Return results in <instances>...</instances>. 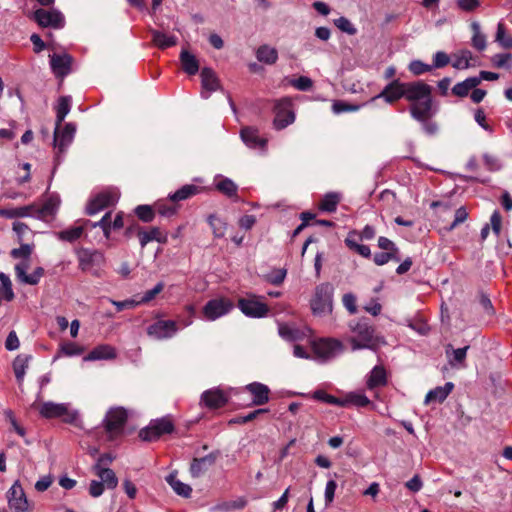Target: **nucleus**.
I'll list each match as a JSON object with an SVG mask.
<instances>
[{"mask_svg": "<svg viewBox=\"0 0 512 512\" xmlns=\"http://www.w3.org/2000/svg\"><path fill=\"white\" fill-rule=\"evenodd\" d=\"M405 99L410 102V114L419 122L433 117L437 107L432 99V87L423 81L408 82Z\"/></svg>", "mask_w": 512, "mask_h": 512, "instance_id": "1", "label": "nucleus"}, {"mask_svg": "<svg viewBox=\"0 0 512 512\" xmlns=\"http://www.w3.org/2000/svg\"><path fill=\"white\" fill-rule=\"evenodd\" d=\"M350 330L353 335L349 338L352 351L361 349L376 350L380 345L385 344L383 337L375 334V330L366 320H359L350 323Z\"/></svg>", "mask_w": 512, "mask_h": 512, "instance_id": "2", "label": "nucleus"}, {"mask_svg": "<svg viewBox=\"0 0 512 512\" xmlns=\"http://www.w3.org/2000/svg\"><path fill=\"white\" fill-rule=\"evenodd\" d=\"M334 287L328 282L316 286L310 306L314 315L324 316L332 312Z\"/></svg>", "mask_w": 512, "mask_h": 512, "instance_id": "3", "label": "nucleus"}, {"mask_svg": "<svg viewBox=\"0 0 512 512\" xmlns=\"http://www.w3.org/2000/svg\"><path fill=\"white\" fill-rule=\"evenodd\" d=\"M39 413L44 418H60L69 424H76L79 418V412L72 409L69 403L47 401L41 404Z\"/></svg>", "mask_w": 512, "mask_h": 512, "instance_id": "4", "label": "nucleus"}, {"mask_svg": "<svg viewBox=\"0 0 512 512\" xmlns=\"http://www.w3.org/2000/svg\"><path fill=\"white\" fill-rule=\"evenodd\" d=\"M127 418V411L122 407H113L107 411L103 426L110 440L122 435Z\"/></svg>", "mask_w": 512, "mask_h": 512, "instance_id": "5", "label": "nucleus"}, {"mask_svg": "<svg viewBox=\"0 0 512 512\" xmlns=\"http://www.w3.org/2000/svg\"><path fill=\"white\" fill-rule=\"evenodd\" d=\"M237 393L238 390L235 388L224 390L220 387H214L207 389L201 394L199 404L211 410L219 409L228 403L232 395Z\"/></svg>", "mask_w": 512, "mask_h": 512, "instance_id": "6", "label": "nucleus"}, {"mask_svg": "<svg viewBox=\"0 0 512 512\" xmlns=\"http://www.w3.org/2000/svg\"><path fill=\"white\" fill-rule=\"evenodd\" d=\"M274 112L275 117L273 125L276 130H282L295 121L292 100L288 97L275 101Z\"/></svg>", "mask_w": 512, "mask_h": 512, "instance_id": "7", "label": "nucleus"}, {"mask_svg": "<svg viewBox=\"0 0 512 512\" xmlns=\"http://www.w3.org/2000/svg\"><path fill=\"white\" fill-rule=\"evenodd\" d=\"M119 199V192L116 188H108L96 194L89 201L86 212L88 215H95L103 209L114 205Z\"/></svg>", "mask_w": 512, "mask_h": 512, "instance_id": "8", "label": "nucleus"}, {"mask_svg": "<svg viewBox=\"0 0 512 512\" xmlns=\"http://www.w3.org/2000/svg\"><path fill=\"white\" fill-rule=\"evenodd\" d=\"M312 348L316 356L323 360H330L343 352V345L337 339L322 338L314 341Z\"/></svg>", "mask_w": 512, "mask_h": 512, "instance_id": "9", "label": "nucleus"}, {"mask_svg": "<svg viewBox=\"0 0 512 512\" xmlns=\"http://www.w3.org/2000/svg\"><path fill=\"white\" fill-rule=\"evenodd\" d=\"M233 309V303L227 298H214L209 300L202 309L205 320L215 321L227 315Z\"/></svg>", "mask_w": 512, "mask_h": 512, "instance_id": "10", "label": "nucleus"}, {"mask_svg": "<svg viewBox=\"0 0 512 512\" xmlns=\"http://www.w3.org/2000/svg\"><path fill=\"white\" fill-rule=\"evenodd\" d=\"M33 19L40 25L41 27H52L54 29H61L65 25V17L58 9L52 8L49 10L46 9H37L33 13Z\"/></svg>", "mask_w": 512, "mask_h": 512, "instance_id": "11", "label": "nucleus"}, {"mask_svg": "<svg viewBox=\"0 0 512 512\" xmlns=\"http://www.w3.org/2000/svg\"><path fill=\"white\" fill-rule=\"evenodd\" d=\"M179 331L174 320H158L147 327V335L155 340H166L174 337Z\"/></svg>", "mask_w": 512, "mask_h": 512, "instance_id": "12", "label": "nucleus"}, {"mask_svg": "<svg viewBox=\"0 0 512 512\" xmlns=\"http://www.w3.org/2000/svg\"><path fill=\"white\" fill-rule=\"evenodd\" d=\"M76 129V124L71 122L66 123L63 127L62 125H55L53 144L58 154L64 153L71 145L75 137Z\"/></svg>", "mask_w": 512, "mask_h": 512, "instance_id": "13", "label": "nucleus"}, {"mask_svg": "<svg viewBox=\"0 0 512 512\" xmlns=\"http://www.w3.org/2000/svg\"><path fill=\"white\" fill-rule=\"evenodd\" d=\"M173 423L166 417L152 420L150 424L139 433L144 441H153L163 434H169L173 431Z\"/></svg>", "mask_w": 512, "mask_h": 512, "instance_id": "14", "label": "nucleus"}, {"mask_svg": "<svg viewBox=\"0 0 512 512\" xmlns=\"http://www.w3.org/2000/svg\"><path fill=\"white\" fill-rule=\"evenodd\" d=\"M8 505L14 512H28L29 502L20 482L13 483L7 492Z\"/></svg>", "mask_w": 512, "mask_h": 512, "instance_id": "15", "label": "nucleus"}, {"mask_svg": "<svg viewBox=\"0 0 512 512\" xmlns=\"http://www.w3.org/2000/svg\"><path fill=\"white\" fill-rule=\"evenodd\" d=\"M238 308L245 316L251 318L265 317L269 311L267 305L260 302L255 296L240 298Z\"/></svg>", "mask_w": 512, "mask_h": 512, "instance_id": "16", "label": "nucleus"}, {"mask_svg": "<svg viewBox=\"0 0 512 512\" xmlns=\"http://www.w3.org/2000/svg\"><path fill=\"white\" fill-rule=\"evenodd\" d=\"M407 83L401 82L399 79H393L384 89L371 99L374 101L383 98L386 103L392 104L401 98H405V89Z\"/></svg>", "mask_w": 512, "mask_h": 512, "instance_id": "17", "label": "nucleus"}, {"mask_svg": "<svg viewBox=\"0 0 512 512\" xmlns=\"http://www.w3.org/2000/svg\"><path fill=\"white\" fill-rule=\"evenodd\" d=\"M30 267L29 259H22L19 263L15 265V274L17 279L24 284L28 285H36L39 283L40 279L44 275V269L42 267H37L33 273L27 274V270Z\"/></svg>", "mask_w": 512, "mask_h": 512, "instance_id": "18", "label": "nucleus"}, {"mask_svg": "<svg viewBox=\"0 0 512 512\" xmlns=\"http://www.w3.org/2000/svg\"><path fill=\"white\" fill-rule=\"evenodd\" d=\"M240 137L244 144L249 148L264 153L267 147V140L260 137L259 131L255 127H244L240 131Z\"/></svg>", "mask_w": 512, "mask_h": 512, "instance_id": "19", "label": "nucleus"}, {"mask_svg": "<svg viewBox=\"0 0 512 512\" xmlns=\"http://www.w3.org/2000/svg\"><path fill=\"white\" fill-rule=\"evenodd\" d=\"M73 58L67 54H52L50 55V67L56 77H65L71 71V64Z\"/></svg>", "mask_w": 512, "mask_h": 512, "instance_id": "20", "label": "nucleus"}, {"mask_svg": "<svg viewBox=\"0 0 512 512\" xmlns=\"http://www.w3.org/2000/svg\"><path fill=\"white\" fill-rule=\"evenodd\" d=\"M201 84V97L203 99H208L212 92L219 89V80L216 74L212 69L207 67L203 68L201 71Z\"/></svg>", "mask_w": 512, "mask_h": 512, "instance_id": "21", "label": "nucleus"}, {"mask_svg": "<svg viewBox=\"0 0 512 512\" xmlns=\"http://www.w3.org/2000/svg\"><path fill=\"white\" fill-rule=\"evenodd\" d=\"M217 456V452H211L204 457L194 458L190 466V473L192 477L198 478L203 475L211 466L214 465Z\"/></svg>", "mask_w": 512, "mask_h": 512, "instance_id": "22", "label": "nucleus"}, {"mask_svg": "<svg viewBox=\"0 0 512 512\" xmlns=\"http://www.w3.org/2000/svg\"><path fill=\"white\" fill-rule=\"evenodd\" d=\"M245 390L253 396L252 402L254 405H263L269 401L270 389L265 384L253 382L246 385Z\"/></svg>", "mask_w": 512, "mask_h": 512, "instance_id": "23", "label": "nucleus"}, {"mask_svg": "<svg viewBox=\"0 0 512 512\" xmlns=\"http://www.w3.org/2000/svg\"><path fill=\"white\" fill-rule=\"evenodd\" d=\"M137 235L142 248L152 241L161 244H165L168 241V235L162 232L158 227H152L149 230H139Z\"/></svg>", "mask_w": 512, "mask_h": 512, "instance_id": "24", "label": "nucleus"}, {"mask_svg": "<svg viewBox=\"0 0 512 512\" xmlns=\"http://www.w3.org/2000/svg\"><path fill=\"white\" fill-rule=\"evenodd\" d=\"M387 384V372L381 365H376L366 376V386L369 390L383 387Z\"/></svg>", "mask_w": 512, "mask_h": 512, "instance_id": "25", "label": "nucleus"}, {"mask_svg": "<svg viewBox=\"0 0 512 512\" xmlns=\"http://www.w3.org/2000/svg\"><path fill=\"white\" fill-rule=\"evenodd\" d=\"M93 471L98 476L99 481L102 482L107 489H114L117 487L118 478L112 469L101 466L100 464H95L93 466Z\"/></svg>", "mask_w": 512, "mask_h": 512, "instance_id": "26", "label": "nucleus"}, {"mask_svg": "<svg viewBox=\"0 0 512 512\" xmlns=\"http://www.w3.org/2000/svg\"><path fill=\"white\" fill-rule=\"evenodd\" d=\"M215 188L229 198L237 196L238 185L230 178L217 174L214 178Z\"/></svg>", "mask_w": 512, "mask_h": 512, "instance_id": "27", "label": "nucleus"}, {"mask_svg": "<svg viewBox=\"0 0 512 512\" xmlns=\"http://www.w3.org/2000/svg\"><path fill=\"white\" fill-rule=\"evenodd\" d=\"M89 230V226L85 225V220L79 221L78 225L67 228L65 230L57 232L55 235L58 239L67 242H74L84 235L85 231Z\"/></svg>", "mask_w": 512, "mask_h": 512, "instance_id": "28", "label": "nucleus"}, {"mask_svg": "<svg viewBox=\"0 0 512 512\" xmlns=\"http://www.w3.org/2000/svg\"><path fill=\"white\" fill-rule=\"evenodd\" d=\"M454 388V384L452 382H447L443 386H438L432 390H430L425 397L424 403L429 404L431 402H443L448 395L452 392Z\"/></svg>", "mask_w": 512, "mask_h": 512, "instance_id": "29", "label": "nucleus"}, {"mask_svg": "<svg viewBox=\"0 0 512 512\" xmlns=\"http://www.w3.org/2000/svg\"><path fill=\"white\" fill-rule=\"evenodd\" d=\"M152 43L159 49H166L177 44V37L175 35L166 34L162 31L151 29Z\"/></svg>", "mask_w": 512, "mask_h": 512, "instance_id": "30", "label": "nucleus"}, {"mask_svg": "<svg viewBox=\"0 0 512 512\" xmlns=\"http://www.w3.org/2000/svg\"><path fill=\"white\" fill-rule=\"evenodd\" d=\"M116 357L115 349L110 345H99L95 347L87 356L85 361L108 360Z\"/></svg>", "mask_w": 512, "mask_h": 512, "instance_id": "31", "label": "nucleus"}, {"mask_svg": "<svg viewBox=\"0 0 512 512\" xmlns=\"http://www.w3.org/2000/svg\"><path fill=\"white\" fill-rule=\"evenodd\" d=\"M60 205V197L57 194H51L47 197L41 208L37 207V218L41 219L52 216L58 210Z\"/></svg>", "mask_w": 512, "mask_h": 512, "instance_id": "32", "label": "nucleus"}, {"mask_svg": "<svg viewBox=\"0 0 512 512\" xmlns=\"http://www.w3.org/2000/svg\"><path fill=\"white\" fill-rule=\"evenodd\" d=\"M340 407H347L348 405H353L356 407H366L370 405V399L365 395L362 391L350 392L344 398L340 399Z\"/></svg>", "mask_w": 512, "mask_h": 512, "instance_id": "33", "label": "nucleus"}, {"mask_svg": "<svg viewBox=\"0 0 512 512\" xmlns=\"http://www.w3.org/2000/svg\"><path fill=\"white\" fill-rule=\"evenodd\" d=\"M199 192L200 189L197 186L193 184H186L179 188L177 191L170 193L168 195V200L173 203H177L180 201L187 200L193 197L194 195L198 194Z\"/></svg>", "mask_w": 512, "mask_h": 512, "instance_id": "34", "label": "nucleus"}, {"mask_svg": "<svg viewBox=\"0 0 512 512\" xmlns=\"http://www.w3.org/2000/svg\"><path fill=\"white\" fill-rule=\"evenodd\" d=\"M72 105L71 96H61L59 97L57 104L55 106L56 111V120L55 125L60 126L64 121L65 117L69 114Z\"/></svg>", "mask_w": 512, "mask_h": 512, "instance_id": "35", "label": "nucleus"}, {"mask_svg": "<svg viewBox=\"0 0 512 512\" xmlns=\"http://www.w3.org/2000/svg\"><path fill=\"white\" fill-rule=\"evenodd\" d=\"M481 82V78L468 77L464 81L459 82L454 85L452 88L453 94L459 97H465L468 95L469 91L476 88Z\"/></svg>", "mask_w": 512, "mask_h": 512, "instance_id": "36", "label": "nucleus"}, {"mask_svg": "<svg viewBox=\"0 0 512 512\" xmlns=\"http://www.w3.org/2000/svg\"><path fill=\"white\" fill-rule=\"evenodd\" d=\"M166 481L177 495L185 498L190 497L192 488L188 484L181 482L177 478L176 473H170L166 477Z\"/></svg>", "mask_w": 512, "mask_h": 512, "instance_id": "37", "label": "nucleus"}, {"mask_svg": "<svg viewBox=\"0 0 512 512\" xmlns=\"http://www.w3.org/2000/svg\"><path fill=\"white\" fill-rule=\"evenodd\" d=\"M180 61L184 72H186L188 75H195L199 71L198 60L187 50L181 51Z\"/></svg>", "mask_w": 512, "mask_h": 512, "instance_id": "38", "label": "nucleus"}, {"mask_svg": "<svg viewBox=\"0 0 512 512\" xmlns=\"http://www.w3.org/2000/svg\"><path fill=\"white\" fill-rule=\"evenodd\" d=\"M256 58L259 62L272 65L278 60V52L269 45H261L256 51Z\"/></svg>", "mask_w": 512, "mask_h": 512, "instance_id": "39", "label": "nucleus"}, {"mask_svg": "<svg viewBox=\"0 0 512 512\" xmlns=\"http://www.w3.org/2000/svg\"><path fill=\"white\" fill-rule=\"evenodd\" d=\"M341 198L342 196L338 192L326 193L323 196L321 203L319 205L320 210L329 213L335 212L339 202L341 201Z\"/></svg>", "mask_w": 512, "mask_h": 512, "instance_id": "40", "label": "nucleus"}, {"mask_svg": "<svg viewBox=\"0 0 512 512\" xmlns=\"http://www.w3.org/2000/svg\"><path fill=\"white\" fill-rule=\"evenodd\" d=\"M103 260V254L98 251L83 250L79 254V267L82 270H87L93 262Z\"/></svg>", "mask_w": 512, "mask_h": 512, "instance_id": "41", "label": "nucleus"}, {"mask_svg": "<svg viewBox=\"0 0 512 512\" xmlns=\"http://www.w3.org/2000/svg\"><path fill=\"white\" fill-rule=\"evenodd\" d=\"M29 360H30V356L18 355L13 361V370H14L15 377L19 384H21L24 380V376L26 373V369L28 368Z\"/></svg>", "mask_w": 512, "mask_h": 512, "instance_id": "42", "label": "nucleus"}, {"mask_svg": "<svg viewBox=\"0 0 512 512\" xmlns=\"http://www.w3.org/2000/svg\"><path fill=\"white\" fill-rule=\"evenodd\" d=\"M471 29L473 36L471 38L472 46L478 51L486 49V36L481 31V26L478 22L474 21L471 23Z\"/></svg>", "mask_w": 512, "mask_h": 512, "instance_id": "43", "label": "nucleus"}, {"mask_svg": "<svg viewBox=\"0 0 512 512\" xmlns=\"http://www.w3.org/2000/svg\"><path fill=\"white\" fill-rule=\"evenodd\" d=\"M278 333L281 338L289 342L298 341L303 337V333L299 329L288 324H280L278 327Z\"/></svg>", "mask_w": 512, "mask_h": 512, "instance_id": "44", "label": "nucleus"}, {"mask_svg": "<svg viewBox=\"0 0 512 512\" xmlns=\"http://www.w3.org/2000/svg\"><path fill=\"white\" fill-rule=\"evenodd\" d=\"M472 60V53L463 49L453 54L452 66L455 69H467L470 67V61Z\"/></svg>", "mask_w": 512, "mask_h": 512, "instance_id": "45", "label": "nucleus"}, {"mask_svg": "<svg viewBox=\"0 0 512 512\" xmlns=\"http://www.w3.org/2000/svg\"><path fill=\"white\" fill-rule=\"evenodd\" d=\"M469 346H465L458 349H451L450 346L446 349V356L451 366L455 367L458 364H462L465 361L467 350Z\"/></svg>", "mask_w": 512, "mask_h": 512, "instance_id": "46", "label": "nucleus"}, {"mask_svg": "<svg viewBox=\"0 0 512 512\" xmlns=\"http://www.w3.org/2000/svg\"><path fill=\"white\" fill-rule=\"evenodd\" d=\"M495 41L505 49L512 48V35L506 31L505 25L502 22H499L497 25Z\"/></svg>", "mask_w": 512, "mask_h": 512, "instance_id": "47", "label": "nucleus"}, {"mask_svg": "<svg viewBox=\"0 0 512 512\" xmlns=\"http://www.w3.org/2000/svg\"><path fill=\"white\" fill-rule=\"evenodd\" d=\"M208 223L212 229L213 235L216 238H222L224 237L226 230H227V223L222 220L221 218L210 215L208 217Z\"/></svg>", "mask_w": 512, "mask_h": 512, "instance_id": "48", "label": "nucleus"}, {"mask_svg": "<svg viewBox=\"0 0 512 512\" xmlns=\"http://www.w3.org/2000/svg\"><path fill=\"white\" fill-rule=\"evenodd\" d=\"M110 217L111 213L107 212L98 222H92L90 220H85V225L89 226L90 229H94L96 227H100L103 231L105 238H109L110 230L112 226L110 225Z\"/></svg>", "mask_w": 512, "mask_h": 512, "instance_id": "49", "label": "nucleus"}, {"mask_svg": "<svg viewBox=\"0 0 512 512\" xmlns=\"http://www.w3.org/2000/svg\"><path fill=\"white\" fill-rule=\"evenodd\" d=\"M0 294L7 301H11L14 298V292L12 290V284L10 278L3 272L0 273Z\"/></svg>", "mask_w": 512, "mask_h": 512, "instance_id": "50", "label": "nucleus"}, {"mask_svg": "<svg viewBox=\"0 0 512 512\" xmlns=\"http://www.w3.org/2000/svg\"><path fill=\"white\" fill-rule=\"evenodd\" d=\"M155 210L164 217H171L175 215L178 211V206L176 204H170L167 201H159L155 204Z\"/></svg>", "mask_w": 512, "mask_h": 512, "instance_id": "51", "label": "nucleus"}, {"mask_svg": "<svg viewBox=\"0 0 512 512\" xmlns=\"http://www.w3.org/2000/svg\"><path fill=\"white\" fill-rule=\"evenodd\" d=\"M492 63L497 68H512V54L511 53H499L492 57Z\"/></svg>", "mask_w": 512, "mask_h": 512, "instance_id": "52", "label": "nucleus"}, {"mask_svg": "<svg viewBox=\"0 0 512 512\" xmlns=\"http://www.w3.org/2000/svg\"><path fill=\"white\" fill-rule=\"evenodd\" d=\"M433 66L422 62L421 60H412L408 65V70L415 76L430 72Z\"/></svg>", "mask_w": 512, "mask_h": 512, "instance_id": "53", "label": "nucleus"}, {"mask_svg": "<svg viewBox=\"0 0 512 512\" xmlns=\"http://www.w3.org/2000/svg\"><path fill=\"white\" fill-rule=\"evenodd\" d=\"M373 261L376 265L382 266L387 264L389 261H400L399 255L393 253V252H379L375 253L373 257Z\"/></svg>", "mask_w": 512, "mask_h": 512, "instance_id": "54", "label": "nucleus"}, {"mask_svg": "<svg viewBox=\"0 0 512 512\" xmlns=\"http://www.w3.org/2000/svg\"><path fill=\"white\" fill-rule=\"evenodd\" d=\"M135 214L143 222H151L154 219L155 212L150 205H139L135 208Z\"/></svg>", "mask_w": 512, "mask_h": 512, "instance_id": "55", "label": "nucleus"}, {"mask_svg": "<svg viewBox=\"0 0 512 512\" xmlns=\"http://www.w3.org/2000/svg\"><path fill=\"white\" fill-rule=\"evenodd\" d=\"M334 24L339 30L349 35H355L357 33L355 26L346 17H339L338 19H335Z\"/></svg>", "mask_w": 512, "mask_h": 512, "instance_id": "56", "label": "nucleus"}, {"mask_svg": "<svg viewBox=\"0 0 512 512\" xmlns=\"http://www.w3.org/2000/svg\"><path fill=\"white\" fill-rule=\"evenodd\" d=\"M312 397L315 400L323 401V402L331 404V405L340 406V404H343L342 402H340L341 398H337L333 395H330L323 390L314 391L312 394Z\"/></svg>", "mask_w": 512, "mask_h": 512, "instance_id": "57", "label": "nucleus"}, {"mask_svg": "<svg viewBox=\"0 0 512 512\" xmlns=\"http://www.w3.org/2000/svg\"><path fill=\"white\" fill-rule=\"evenodd\" d=\"M468 218V212L464 206L459 207L455 211L454 220L450 224L449 227H447V231L451 232L453 229H455L458 225L464 223Z\"/></svg>", "mask_w": 512, "mask_h": 512, "instance_id": "58", "label": "nucleus"}, {"mask_svg": "<svg viewBox=\"0 0 512 512\" xmlns=\"http://www.w3.org/2000/svg\"><path fill=\"white\" fill-rule=\"evenodd\" d=\"M290 84L299 91H309L313 86V81L307 76H300L292 79Z\"/></svg>", "mask_w": 512, "mask_h": 512, "instance_id": "59", "label": "nucleus"}, {"mask_svg": "<svg viewBox=\"0 0 512 512\" xmlns=\"http://www.w3.org/2000/svg\"><path fill=\"white\" fill-rule=\"evenodd\" d=\"M362 105H351L343 101H335L332 105V111L335 114H341L344 112H355L360 109Z\"/></svg>", "mask_w": 512, "mask_h": 512, "instance_id": "60", "label": "nucleus"}, {"mask_svg": "<svg viewBox=\"0 0 512 512\" xmlns=\"http://www.w3.org/2000/svg\"><path fill=\"white\" fill-rule=\"evenodd\" d=\"M164 289V283H157L152 289L146 291L142 298L138 300L141 304L148 303L153 300Z\"/></svg>", "mask_w": 512, "mask_h": 512, "instance_id": "61", "label": "nucleus"}, {"mask_svg": "<svg viewBox=\"0 0 512 512\" xmlns=\"http://www.w3.org/2000/svg\"><path fill=\"white\" fill-rule=\"evenodd\" d=\"M337 489V483L334 480H328L325 486L324 491V499H325V505L328 507L333 501L335 497V491Z\"/></svg>", "mask_w": 512, "mask_h": 512, "instance_id": "62", "label": "nucleus"}, {"mask_svg": "<svg viewBox=\"0 0 512 512\" xmlns=\"http://www.w3.org/2000/svg\"><path fill=\"white\" fill-rule=\"evenodd\" d=\"M343 306L348 310L350 314L357 312L356 297L352 293H346L342 297Z\"/></svg>", "mask_w": 512, "mask_h": 512, "instance_id": "63", "label": "nucleus"}, {"mask_svg": "<svg viewBox=\"0 0 512 512\" xmlns=\"http://www.w3.org/2000/svg\"><path fill=\"white\" fill-rule=\"evenodd\" d=\"M450 62V57L447 53L443 51H438L433 56V68H442L446 65H448Z\"/></svg>", "mask_w": 512, "mask_h": 512, "instance_id": "64", "label": "nucleus"}]
</instances>
